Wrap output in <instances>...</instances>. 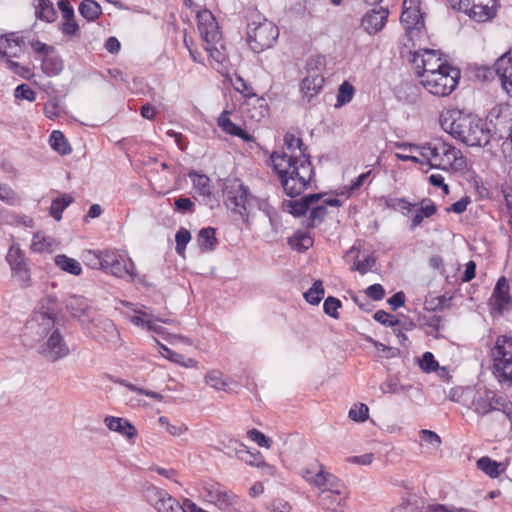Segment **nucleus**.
<instances>
[{
	"mask_svg": "<svg viewBox=\"0 0 512 512\" xmlns=\"http://www.w3.org/2000/svg\"><path fill=\"white\" fill-rule=\"evenodd\" d=\"M102 261H104L102 271L116 278L134 279L137 276L134 261L124 251L105 249Z\"/></svg>",
	"mask_w": 512,
	"mask_h": 512,
	"instance_id": "nucleus-9",
	"label": "nucleus"
},
{
	"mask_svg": "<svg viewBox=\"0 0 512 512\" xmlns=\"http://www.w3.org/2000/svg\"><path fill=\"white\" fill-rule=\"evenodd\" d=\"M324 294L323 282L321 280H316L312 287L304 293V298L308 303L317 305L324 297Z\"/></svg>",
	"mask_w": 512,
	"mask_h": 512,
	"instance_id": "nucleus-41",
	"label": "nucleus"
},
{
	"mask_svg": "<svg viewBox=\"0 0 512 512\" xmlns=\"http://www.w3.org/2000/svg\"><path fill=\"white\" fill-rule=\"evenodd\" d=\"M477 467L485 474L492 478H496L500 475V464L489 457H481L477 461Z\"/></svg>",
	"mask_w": 512,
	"mask_h": 512,
	"instance_id": "nucleus-40",
	"label": "nucleus"
},
{
	"mask_svg": "<svg viewBox=\"0 0 512 512\" xmlns=\"http://www.w3.org/2000/svg\"><path fill=\"white\" fill-rule=\"evenodd\" d=\"M49 143L61 155H67L71 152V147L61 131L54 130L50 135Z\"/></svg>",
	"mask_w": 512,
	"mask_h": 512,
	"instance_id": "nucleus-35",
	"label": "nucleus"
},
{
	"mask_svg": "<svg viewBox=\"0 0 512 512\" xmlns=\"http://www.w3.org/2000/svg\"><path fill=\"white\" fill-rule=\"evenodd\" d=\"M366 295L375 300L380 301L385 296V290L381 284H373L365 290Z\"/></svg>",
	"mask_w": 512,
	"mask_h": 512,
	"instance_id": "nucleus-62",
	"label": "nucleus"
},
{
	"mask_svg": "<svg viewBox=\"0 0 512 512\" xmlns=\"http://www.w3.org/2000/svg\"><path fill=\"white\" fill-rule=\"evenodd\" d=\"M420 434H421V439L424 442L432 445L435 448L440 446L441 439L435 432H433L431 430L423 429V430H421Z\"/></svg>",
	"mask_w": 512,
	"mask_h": 512,
	"instance_id": "nucleus-63",
	"label": "nucleus"
},
{
	"mask_svg": "<svg viewBox=\"0 0 512 512\" xmlns=\"http://www.w3.org/2000/svg\"><path fill=\"white\" fill-rule=\"evenodd\" d=\"M301 475L309 484L320 490L318 500L321 503H324L333 493L337 495L343 493V482L327 471L322 464L302 469Z\"/></svg>",
	"mask_w": 512,
	"mask_h": 512,
	"instance_id": "nucleus-5",
	"label": "nucleus"
},
{
	"mask_svg": "<svg viewBox=\"0 0 512 512\" xmlns=\"http://www.w3.org/2000/svg\"><path fill=\"white\" fill-rule=\"evenodd\" d=\"M14 97L19 100L33 102L36 99V92L27 84H20L14 90Z\"/></svg>",
	"mask_w": 512,
	"mask_h": 512,
	"instance_id": "nucleus-53",
	"label": "nucleus"
},
{
	"mask_svg": "<svg viewBox=\"0 0 512 512\" xmlns=\"http://www.w3.org/2000/svg\"><path fill=\"white\" fill-rule=\"evenodd\" d=\"M66 308L74 317L81 318L88 310L89 303L85 297L73 295L66 300Z\"/></svg>",
	"mask_w": 512,
	"mask_h": 512,
	"instance_id": "nucleus-30",
	"label": "nucleus"
},
{
	"mask_svg": "<svg viewBox=\"0 0 512 512\" xmlns=\"http://www.w3.org/2000/svg\"><path fill=\"white\" fill-rule=\"evenodd\" d=\"M237 458L251 466L260 467L264 464V459L261 453L259 451L252 452L248 450L245 445L243 446V449L240 450Z\"/></svg>",
	"mask_w": 512,
	"mask_h": 512,
	"instance_id": "nucleus-42",
	"label": "nucleus"
},
{
	"mask_svg": "<svg viewBox=\"0 0 512 512\" xmlns=\"http://www.w3.org/2000/svg\"><path fill=\"white\" fill-rule=\"evenodd\" d=\"M324 77L315 70L308 68V75L302 80L301 91L303 98L310 103L322 89Z\"/></svg>",
	"mask_w": 512,
	"mask_h": 512,
	"instance_id": "nucleus-19",
	"label": "nucleus"
},
{
	"mask_svg": "<svg viewBox=\"0 0 512 512\" xmlns=\"http://www.w3.org/2000/svg\"><path fill=\"white\" fill-rule=\"evenodd\" d=\"M36 14L40 19L51 22L55 19L56 11L49 0H39Z\"/></svg>",
	"mask_w": 512,
	"mask_h": 512,
	"instance_id": "nucleus-47",
	"label": "nucleus"
},
{
	"mask_svg": "<svg viewBox=\"0 0 512 512\" xmlns=\"http://www.w3.org/2000/svg\"><path fill=\"white\" fill-rule=\"evenodd\" d=\"M116 382L121 384L122 386L128 388L129 390H131L133 392H137V393H140V394H145L146 396H148V397H150L152 399H155L157 401H161L162 398H163L160 393H157V392H154V391H147V390H144L142 388L136 387L135 385H133L131 383H128L126 380H118Z\"/></svg>",
	"mask_w": 512,
	"mask_h": 512,
	"instance_id": "nucleus-57",
	"label": "nucleus"
},
{
	"mask_svg": "<svg viewBox=\"0 0 512 512\" xmlns=\"http://www.w3.org/2000/svg\"><path fill=\"white\" fill-rule=\"evenodd\" d=\"M420 367L424 372H432L438 368V362L431 352H425L420 360Z\"/></svg>",
	"mask_w": 512,
	"mask_h": 512,
	"instance_id": "nucleus-58",
	"label": "nucleus"
},
{
	"mask_svg": "<svg viewBox=\"0 0 512 512\" xmlns=\"http://www.w3.org/2000/svg\"><path fill=\"white\" fill-rule=\"evenodd\" d=\"M188 177L192 181L196 193L199 196L203 197V200L209 199L212 194V185L210 178L204 174H199L195 171L189 172Z\"/></svg>",
	"mask_w": 512,
	"mask_h": 512,
	"instance_id": "nucleus-25",
	"label": "nucleus"
},
{
	"mask_svg": "<svg viewBox=\"0 0 512 512\" xmlns=\"http://www.w3.org/2000/svg\"><path fill=\"white\" fill-rule=\"evenodd\" d=\"M244 444L235 439H228L227 441L220 442V451H223L228 457H238L240 450L243 449Z\"/></svg>",
	"mask_w": 512,
	"mask_h": 512,
	"instance_id": "nucleus-49",
	"label": "nucleus"
},
{
	"mask_svg": "<svg viewBox=\"0 0 512 512\" xmlns=\"http://www.w3.org/2000/svg\"><path fill=\"white\" fill-rule=\"evenodd\" d=\"M284 151L279 154L295 155L300 157V151L307 153V147L301 138L296 137L292 132H287L284 136Z\"/></svg>",
	"mask_w": 512,
	"mask_h": 512,
	"instance_id": "nucleus-28",
	"label": "nucleus"
},
{
	"mask_svg": "<svg viewBox=\"0 0 512 512\" xmlns=\"http://www.w3.org/2000/svg\"><path fill=\"white\" fill-rule=\"evenodd\" d=\"M411 62L415 69L416 75L422 79L430 73L438 72L443 67L450 66L443 61L441 55L436 50L421 49L412 54Z\"/></svg>",
	"mask_w": 512,
	"mask_h": 512,
	"instance_id": "nucleus-11",
	"label": "nucleus"
},
{
	"mask_svg": "<svg viewBox=\"0 0 512 512\" xmlns=\"http://www.w3.org/2000/svg\"><path fill=\"white\" fill-rule=\"evenodd\" d=\"M494 374L500 383L512 384V335H500L492 349Z\"/></svg>",
	"mask_w": 512,
	"mask_h": 512,
	"instance_id": "nucleus-8",
	"label": "nucleus"
},
{
	"mask_svg": "<svg viewBox=\"0 0 512 512\" xmlns=\"http://www.w3.org/2000/svg\"><path fill=\"white\" fill-rule=\"evenodd\" d=\"M437 212V206L429 199H424L420 203V207L415 210L410 229L414 230L416 227L421 225L424 217L429 218Z\"/></svg>",
	"mask_w": 512,
	"mask_h": 512,
	"instance_id": "nucleus-26",
	"label": "nucleus"
},
{
	"mask_svg": "<svg viewBox=\"0 0 512 512\" xmlns=\"http://www.w3.org/2000/svg\"><path fill=\"white\" fill-rule=\"evenodd\" d=\"M354 92L355 89L352 84L347 81L343 82L338 89L336 107L349 103L353 98Z\"/></svg>",
	"mask_w": 512,
	"mask_h": 512,
	"instance_id": "nucleus-46",
	"label": "nucleus"
},
{
	"mask_svg": "<svg viewBox=\"0 0 512 512\" xmlns=\"http://www.w3.org/2000/svg\"><path fill=\"white\" fill-rule=\"evenodd\" d=\"M375 258L366 256L363 260L356 261L352 267L353 270L358 271L360 274H366L375 265Z\"/></svg>",
	"mask_w": 512,
	"mask_h": 512,
	"instance_id": "nucleus-59",
	"label": "nucleus"
},
{
	"mask_svg": "<svg viewBox=\"0 0 512 512\" xmlns=\"http://www.w3.org/2000/svg\"><path fill=\"white\" fill-rule=\"evenodd\" d=\"M346 497V488L344 487L343 493L337 495L333 493L330 498H328L324 503H320L323 509L328 510L330 512H336V510L341 507L342 503L345 501Z\"/></svg>",
	"mask_w": 512,
	"mask_h": 512,
	"instance_id": "nucleus-50",
	"label": "nucleus"
},
{
	"mask_svg": "<svg viewBox=\"0 0 512 512\" xmlns=\"http://www.w3.org/2000/svg\"><path fill=\"white\" fill-rule=\"evenodd\" d=\"M191 239L190 232L185 228H180L176 235H175V241H176V251L178 254H182L186 248V245Z\"/></svg>",
	"mask_w": 512,
	"mask_h": 512,
	"instance_id": "nucleus-54",
	"label": "nucleus"
},
{
	"mask_svg": "<svg viewBox=\"0 0 512 512\" xmlns=\"http://www.w3.org/2000/svg\"><path fill=\"white\" fill-rule=\"evenodd\" d=\"M396 147L411 152L417 150L430 168L448 170L458 160L463 159L460 150L442 140H434L424 145L396 143Z\"/></svg>",
	"mask_w": 512,
	"mask_h": 512,
	"instance_id": "nucleus-4",
	"label": "nucleus"
},
{
	"mask_svg": "<svg viewBox=\"0 0 512 512\" xmlns=\"http://www.w3.org/2000/svg\"><path fill=\"white\" fill-rule=\"evenodd\" d=\"M290 244L299 251L309 249L313 245V239L307 232L297 231L290 239Z\"/></svg>",
	"mask_w": 512,
	"mask_h": 512,
	"instance_id": "nucleus-44",
	"label": "nucleus"
},
{
	"mask_svg": "<svg viewBox=\"0 0 512 512\" xmlns=\"http://www.w3.org/2000/svg\"><path fill=\"white\" fill-rule=\"evenodd\" d=\"M374 319L387 327H394L400 323V321L395 316L387 313L384 310H378L374 314Z\"/></svg>",
	"mask_w": 512,
	"mask_h": 512,
	"instance_id": "nucleus-55",
	"label": "nucleus"
},
{
	"mask_svg": "<svg viewBox=\"0 0 512 512\" xmlns=\"http://www.w3.org/2000/svg\"><path fill=\"white\" fill-rule=\"evenodd\" d=\"M322 195L319 193L309 194L297 200H289L284 203L286 209L295 216L304 215L310 207L318 203Z\"/></svg>",
	"mask_w": 512,
	"mask_h": 512,
	"instance_id": "nucleus-23",
	"label": "nucleus"
},
{
	"mask_svg": "<svg viewBox=\"0 0 512 512\" xmlns=\"http://www.w3.org/2000/svg\"><path fill=\"white\" fill-rule=\"evenodd\" d=\"M385 203L388 208L399 211L404 215H407L412 208L416 207V204H411L404 198H388Z\"/></svg>",
	"mask_w": 512,
	"mask_h": 512,
	"instance_id": "nucleus-48",
	"label": "nucleus"
},
{
	"mask_svg": "<svg viewBox=\"0 0 512 512\" xmlns=\"http://www.w3.org/2000/svg\"><path fill=\"white\" fill-rule=\"evenodd\" d=\"M198 31L206 45L219 44L221 33L218 23L209 10L199 11L197 14Z\"/></svg>",
	"mask_w": 512,
	"mask_h": 512,
	"instance_id": "nucleus-14",
	"label": "nucleus"
},
{
	"mask_svg": "<svg viewBox=\"0 0 512 512\" xmlns=\"http://www.w3.org/2000/svg\"><path fill=\"white\" fill-rule=\"evenodd\" d=\"M216 231L212 227H206L199 231L197 236V243L202 252L214 250L217 239Z\"/></svg>",
	"mask_w": 512,
	"mask_h": 512,
	"instance_id": "nucleus-29",
	"label": "nucleus"
},
{
	"mask_svg": "<svg viewBox=\"0 0 512 512\" xmlns=\"http://www.w3.org/2000/svg\"><path fill=\"white\" fill-rule=\"evenodd\" d=\"M130 321L139 327L145 328L148 331L160 332V326H158L155 322H153L150 316L145 312H140L137 315L131 317Z\"/></svg>",
	"mask_w": 512,
	"mask_h": 512,
	"instance_id": "nucleus-43",
	"label": "nucleus"
},
{
	"mask_svg": "<svg viewBox=\"0 0 512 512\" xmlns=\"http://www.w3.org/2000/svg\"><path fill=\"white\" fill-rule=\"evenodd\" d=\"M104 423L109 430L117 432L129 440H132L137 436L135 426L127 419L107 416L104 419Z\"/></svg>",
	"mask_w": 512,
	"mask_h": 512,
	"instance_id": "nucleus-22",
	"label": "nucleus"
},
{
	"mask_svg": "<svg viewBox=\"0 0 512 512\" xmlns=\"http://www.w3.org/2000/svg\"><path fill=\"white\" fill-rule=\"evenodd\" d=\"M399 380L396 377H388L384 383L381 384L380 389L383 393H398L400 391Z\"/></svg>",
	"mask_w": 512,
	"mask_h": 512,
	"instance_id": "nucleus-61",
	"label": "nucleus"
},
{
	"mask_svg": "<svg viewBox=\"0 0 512 512\" xmlns=\"http://www.w3.org/2000/svg\"><path fill=\"white\" fill-rule=\"evenodd\" d=\"M219 127L227 134L237 136L243 139L245 142H250L253 137L247 133L244 129L234 124L229 118V112L224 111L218 118Z\"/></svg>",
	"mask_w": 512,
	"mask_h": 512,
	"instance_id": "nucleus-24",
	"label": "nucleus"
},
{
	"mask_svg": "<svg viewBox=\"0 0 512 512\" xmlns=\"http://www.w3.org/2000/svg\"><path fill=\"white\" fill-rule=\"evenodd\" d=\"M73 202V197L69 194H63L62 196L52 200L50 206V215L56 220L62 219L63 211Z\"/></svg>",
	"mask_w": 512,
	"mask_h": 512,
	"instance_id": "nucleus-31",
	"label": "nucleus"
},
{
	"mask_svg": "<svg viewBox=\"0 0 512 512\" xmlns=\"http://www.w3.org/2000/svg\"><path fill=\"white\" fill-rule=\"evenodd\" d=\"M389 11L383 7L372 9L363 16L361 21L362 28L370 35L381 31L388 19Z\"/></svg>",
	"mask_w": 512,
	"mask_h": 512,
	"instance_id": "nucleus-17",
	"label": "nucleus"
},
{
	"mask_svg": "<svg viewBox=\"0 0 512 512\" xmlns=\"http://www.w3.org/2000/svg\"><path fill=\"white\" fill-rule=\"evenodd\" d=\"M493 71L499 77L503 89L512 96V52L498 58L493 65Z\"/></svg>",
	"mask_w": 512,
	"mask_h": 512,
	"instance_id": "nucleus-16",
	"label": "nucleus"
},
{
	"mask_svg": "<svg viewBox=\"0 0 512 512\" xmlns=\"http://www.w3.org/2000/svg\"><path fill=\"white\" fill-rule=\"evenodd\" d=\"M85 265L92 269L102 270L104 259V250H86L82 254Z\"/></svg>",
	"mask_w": 512,
	"mask_h": 512,
	"instance_id": "nucleus-36",
	"label": "nucleus"
},
{
	"mask_svg": "<svg viewBox=\"0 0 512 512\" xmlns=\"http://www.w3.org/2000/svg\"><path fill=\"white\" fill-rule=\"evenodd\" d=\"M442 128L454 138L468 146H485L490 141V132L482 119L461 111H448L441 115Z\"/></svg>",
	"mask_w": 512,
	"mask_h": 512,
	"instance_id": "nucleus-3",
	"label": "nucleus"
},
{
	"mask_svg": "<svg viewBox=\"0 0 512 512\" xmlns=\"http://www.w3.org/2000/svg\"><path fill=\"white\" fill-rule=\"evenodd\" d=\"M423 508V501L416 494L408 493L401 499L395 510L398 512H416Z\"/></svg>",
	"mask_w": 512,
	"mask_h": 512,
	"instance_id": "nucleus-34",
	"label": "nucleus"
},
{
	"mask_svg": "<svg viewBox=\"0 0 512 512\" xmlns=\"http://www.w3.org/2000/svg\"><path fill=\"white\" fill-rule=\"evenodd\" d=\"M459 78V69L450 65L438 72L427 74L420 79V83L429 93L444 97L456 89Z\"/></svg>",
	"mask_w": 512,
	"mask_h": 512,
	"instance_id": "nucleus-7",
	"label": "nucleus"
},
{
	"mask_svg": "<svg viewBox=\"0 0 512 512\" xmlns=\"http://www.w3.org/2000/svg\"><path fill=\"white\" fill-rule=\"evenodd\" d=\"M202 496L220 510L237 511L241 508L239 499L234 494H228L219 484H206Z\"/></svg>",
	"mask_w": 512,
	"mask_h": 512,
	"instance_id": "nucleus-12",
	"label": "nucleus"
},
{
	"mask_svg": "<svg viewBox=\"0 0 512 512\" xmlns=\"http://www.w3.org/2000/svg\"><path fill=\"white\" fill-rule=\"evenodd\" d=\"M55 264L63 271H66L72 275H80L82 268L80 263L66 255H57L55 257Z\"/></svg>",
	"mask_w": 512,
	"mask_h": 512,
	"instance_id": "nucleus-33",
	"label": "nucleus"
},
{
	"mask_svg": "<svg viewBox=\"0 0 512 512\" xmlns=\"http://www.w3.org/2000/svg\"><path fill=\"white\" fill-rule=\"evenodd\" d=\"M247 436L254 442L258 444L260 447L270 448L271 447V439L266 437L262 432L257 429H251L247 432Z\"/></svg>",
	"mask_w": 512,
	"mask_h": 512,
	"instance_id": "nucleus-56",
	"label": "nucleus"
},
{
	"mask_svg": "<svg viewBox=\"0 0 512 512\" xmlns=\"http://www.w3.org/2000/svg\"><path fill=\"white\" fill-rule=\"evenodd\" d=\"M279 36L278 27L264 17L258 16L247 27V41L250 48L260 53L273 46Z\"/></svg>",
	"mask_w": 512,
	"mask_h": 512,
	"instance_id": "nucleus-6",
	"label": "nucleus"
},
{
	"mask_svg": "<svg viewBox=\"0 0 512 512\" xmlns=\"http://www.w3.org/2000/svg\"><path fill=\"white\" fill-rule=\"evenodd\" d=\"M79 13L88 21H95L102 13L101 6L95 0H83L79 5Z\"/></svg>",
	"mask_w": 512,
	"mask_h": 512,
	"instance_id": "nucleus-32",
	"label": "nucleus"
},
{
	"mask_svg": "<svg viewBox=\"0 0 512 512\" xmlns=\"http://www.w3.org/2000/svg\"><path fill=\"white\" fill-rule=\"evenodd\" d=\"M492 298L494 300L493 308L499 313H502L511 303L510 287L504 276L498 279L493 290Z\"/></svg>",
	"mask_w": 512,
	"mask_h": 512,
	"instance_id": "nucleus-21",
	"label": "nucleus"
},
{
	"mask_svg": "<svg viewBox=\"0 0 512 512\" xmlns=\"http://www.w3.org/2000/svg\"><path fill=\"white\" fill-rule=\"evenodd\" d=\"M369 417V409L366 404L359 403L353 405L349 410V418L356 422H364Z\"/></svg>",
	"mask_w": 512,
	"mask_h": 512,
	"instance_id": "nucleus-51",
	"label": "nucleus"
},
{
	"mask_svg": "<svg viewBox=\"0 0 512 512\" xmlns=\"http://www.w3.org/2000/svg\"><path fill=\"white\" fill-rule=\"evenodd\" d=\"M471 408L479 416H485L492 411H501L510 416L511 408L507 398L493 390L477 391L472 399Z\"/></svg>",
	"mask_w": 512,
	"mask_h": 512,
	"instance_id": "nucleus-10",
	"label": "nucleus"
},
{
	"mask_svg": "<svg viewBox=\"0 0 512 512\" xmlns=\"http://www.w3.org/2000/svg\"><path fill=\"white\" fill-rule=\"evenodd\" d=\"M310 215L307 223L308 228H313L320 224L327 214V208L320 201L310 207Z\"/></svg>",
	"mask_w": 512,
	"mask_h": 512,
	"instance_id": "nucleus-39",
	"label": "nucleus"
},
{
	"mask_svg": "<svg viewBox=\"0 0 512 512\" xmlns=\"http://www.w3.org/2000/svg\"><path fill=\"white\" fill-rule=\"evenodd\" d=\"M147 499L158 512H176V507H180V503L174 497L155 487L148 489Z\"/></svg>",
	"mask_w": 512,
	"mask_h": 512,
	"instance_id": "nucleus-15",
	"label": "nucleus"
},
{
	"mask_svg": "<svg viewBox=\"0 0 512 512\" xmlns=\"http://www.w3.org/2000/svg\"><path fill=\"white\" fill-rule=\"evenodd\" d=\"M497 0H479L478 5H468L461 8V12L467 14L477 22H485L494 17L496 13Z\"/></svg>",
	"mask_w": 512,
	"mask_h": 512,
	"instance_id": "nucleus-18",
	"label": "nucleus"
},
{
	"mask_svg": "<svg viewBox=\"0 0 512 512\" xmlns=\"http://www.w3.org/2000/svg\"><path fill=\"white\" fill-rule=\"evenodd\" d=\"M13 35L7 36L5 38L0 39V56L1 58L8 57V48L14 44L15 46H19L22 40L19 38H12Z\"/></svg>",
	"mask_w": 512,
	"mask_h": 512,
	"instance_id": "nucleus-60",
	"label": "nucleus"
},
{
	"mask_svg": "<svg viewBox=\"0 0 512 512\" xmlns=\"http://www.w3.org/2000/svg\"><path fill=\"white\" fill-rule=\"evenodd\" d=\"M205 382L207 385L216 390H226L230 380L225 379L221 371L211 370L206 374Z\"/></svg>",
	"mask_w": 512,
	"mask_h": 512,
	"instance_id": "nucleus-38",
	"label": "nucleus"
},
{
	"mask_svg": "<svg viewBox=\"0 0 512 512\" xmlns=\"http://www.w3.org/2000/svg\"><path fill=\"white\" fill-rule=\"evenodd\" d=\"M341 307V301L338 298L329 296L323 304L324 312L334 319L339 318L338 309Z\"/></svg>",
	"mask_w": 512,
	"mask_h": 512,
	"instance_id": "nucleus-52",
	"label": "nucleus"
},
{
	"mask_svg": "<svg viewBox=\"0 0 512 512\" xmlns=\"http://www.w3.org/2000/svg\"><path fill=\"white\" fill-rule=\"evenodd\" d=\"M56 246L57 242L53 237L37 232L33 236L30 248L33 252L37 253H51L55 250Z\"/></svg>",
	"mask_w": 512,
	"mask_h": 512,
	"instance_id": "nucleus-27",
	"label": "nucleus"
},
{
	"mask_svg": "<svg viewBox=\"0 0 512 512\" xmlns=\"http://www.w3.org/2000/svg\"><path fill=\"white\" fill-rule=\"evenodd\" d=\"M26 330L35 334L38 340H43L38 353L47 361L55 363L69 355V347L60 330L55 327V314L52 311L36 312L27 322Z\"/></svg>",
	"mask_w": 512,
	"mask_h": 512,
	"instance_id": "nucleus-2",
	"label": "nucleus"
},
{
	"mask_svg": "<svg viewBox=\"0 0 512 512\" xmlns=\"http://www.w3.org/2000/svg\"><path fill=\"white\" fill-rule=\"evenodd\" d=\"M6 259L10 265L13 277H15L23 286H29L31 280L30 270L19 244L13 243L11 245Z\"/></svg>",
	"mask_w": 512,
	"mask_h": 512,
	"instance_id": "nucleus-13",
	"label": "nucleus"
},
{
	"mask_svg": "<svg viewBox=\"0 0 512 512\" xmlns=\"http://www.w3.org/2000/svg\"><path fill=\"white\" fill-rule=\"evenodd\" d=\"M175 209L178 212H193L194 204L190 198L179 197L175 200Z\"/></svg>",
	"mask_w": 512,
	"mask_h": 512,
	"instance_id": "nucleus-64",
	"label": "nucleus"
},
{
	"mask_svg": "<svg viewBox=\"0 0 512 512\" xmlns=\"http://www.w3.org/2000/svg\"><path fill=\"white\" fill-rule=\"evenodd\" d=\"M249 205L248 192L241 185L227 193L226 206L235 213L244 215Z\"/></svg>",
	"mask_w": 512,
	"mask_h": 512,
	"instance_id": "nucleus-20",
	"label": "nucleus"
},
{
	"mask_svg": "<svg viewBox=\"0 0 512 512\" xmlns=\"http://www.w3.org/2000/svg\"><path fill=\"white\" fill-rule=\"evenodd\" d=\"M420 13L415 9H405L401 14V22L407 30L417 28L420 24Z\"/></svg>",
	"mask_w": 512,
	"mask_h": 512,
	"instance_id": "nucleus-45",
	"label": "nucleus"
},
{
	"mask_svg": "<svg viewBox=\"0 0 512 512\" xmlns=\"http://www.w3.org/2000/svg\"><path fill=\"white\" fill-rule=\"evenodd\" d=\"M270 160L288 196L292 198L299 196L307 189L314 176L308 153L300 151V157H296L275 151L271 154Z\"/></svg>",
	"mask_w": 512,
	"mask_h": 512,
	"instance_id": "nucleus-1",
	"label": "nucleus"
},
{
	"mask_svg": "<svg viewBox=\"0 0 512 512\" xmlns=\"http://www.w3.org/2000/svg\"><path fill=\"white\" fill-rule=\"evenodd\" d=\"M63 69V63L57 56L47 54L42 59V70L49 76L58 75Z\"/></svg>",
	"mask_w": 512,
	"mask_h": 512,
	"instance_id": "nucleus-37",
	"label": "nucleus"
}]
</instances>
